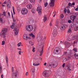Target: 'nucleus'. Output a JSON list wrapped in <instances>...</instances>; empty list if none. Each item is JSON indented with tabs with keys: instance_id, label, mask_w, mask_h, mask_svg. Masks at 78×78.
<instances>
[{
	"instance_id": "44",
	"label": "nucleus",
	"mask_w": 78,
	"mask_h": 78,
	"mask_svg": "<svg viewBox=\"0 0 78 78\" xmlns=\"http://www.w3.org/2000/svg\"><path fill=\"white\" fill-rule=\"evenodd\" d=\"M30 2H31V3H34L35 2V0H31Z\"/></svg>"
},
{
	"instance_id": "9",
	"label": "nucleus",
	"mask_w": 78,
	"mask_h": 78,
	"mask_svg": "<svg viewBox=\"0 0 78 78\" xmlns=\"http://www.w3.org/2000/svg\"><path fill=\"white\" fill-rule=\"evenodd\" d=\"M15 35H17L19 33V31L17 28H15L13 30Z\"/></svg>"
},
{
	"instance_id": "64",
	"label": "nucleus",
	"mask_w": 78,
	"mask_h": 78,
	"mask_svg": "<svg viewBox=\"0 0 78 78\" xmlns=\"http://www.w3.org/2000/svg\"><path fill=\"white\" fill-rule=\"evenodd\" d=\"M8 14L9 16H10V13H9V12H8Z\"/></svg>"
},
{
	"instance_id": "36",
	"label": "nucleus",
	"mask_w": 78,
	"mask_h": 78,
	"mask_svg": "<svg viewBox=\"0 0 78 78\" xmlns=\"http://www.w3.org/2000/svg\"><path fill=\"white\" fill-rule=\"evenodd\" d=\"M29 21L30 23H33V21L32 20H30Z\"/></svg>"
},
{
	"instance_id": "14",
	"label": "nucleus",
	"mask_w": 78,
	"mask_h": 78,
	"mask_svg": "<svg viewBox=\"0 0 78 78\" xmlns=\"http://www.w3.org/2000/svg\"><path fill=\"white\" fill-rule=\"evenodd\" d=\"M72 17H73V22H74V20H75V19H76V16H71L70 18L71 20H72Z\"/></svg>"
},
{
	"instance_id": "41",
	"label": "nucleus",
	"mask_w": 78,
	"mask_h": 78,
	"mask_svg": "<svg viewBox=\"0 0 78 78\" xmlns=\"http://www.w3.org/2000/svg\"><path fill=\"white\" fill-rule=\"evenodd\" d=\"M32 51L33 52L35 51V48L33 47Z\"/></svg>"
},
{
	"instance_id": "56",
	"label": "nucleus",
	"mask_w": 78,
	"mask_h": 78,
	"mask_svg": "<svg viewBox=\"0 0 78 78\" xmlns=\"http://www.w3.org/2000/svg\"><path fill=\"white\" fill-rule=\"evenodd\" d=\"M6 3H7V2L6 1H5L3 3V4H6Z\"/></svg>"
},
{
	"instance_id": "27",
	"label": "nucleus",
	"mask_w": 78,
	"mask_h": 78,
	"mask_svg": "<svg viewBox=\"0 0 78 78\" xmlns=\"http://www.w3.org/2000/svg\"><path fill=\"white\" fill-rule=\"evenodd\" d=\"M31 11L33 14H34V13H36V10L34 9H32Z\"/></svg>"
},
{
	"instance_id": "49",
	"label": "nucleus",
	"mask_w": 78,
	"mask_h": 78,
	"mask_svg": "<svg viewBox=\"0 0 78 78\" xmlns=\"http://www.w3.org/2000/svg\"><path fill=\"white\" fill-rule=\"evenodd\" d=\"M2 22H3V20L2 18H0V22L2 23Z\"/></svg>"
},
{
	"instance_id": "11",
	"label": "nucleus",
	"mask_w": 78,
	"mask_h": 78,
	"mask_svg": "<svg viewBox=\"0 0 78 78\" xmlns=\"http://www.w3.org/2000/svg\"><path fill=\"white\" fill-rule=\"evenodd\" d=\"M55 2V0H51V2L50 3V6H54L55 4L54 2Z\"/></svg>"
},
{
	"instance_id": "37",
	"label": "nucleus",
	"mask_w": 78,
	"mask_h": 78,
	"mask_svg": "<svg viewBox=\"0 0 78 78\" xmlns=\"http://www.w3.org/2000/svg\"><path fill=\"white\" fill-rule=\"evenodd\" d=\"M5 42L4 41H3L2 42V45H5Z\"/></svg>"
},
{
	"instance_id": "17",
	"label": "nucleus",
	"mask_w": 78,
	"mask_h": 78,
	"mask_svg": "<svg viewBox=\"0 0 78 78\" xmlns=\"http://www.w3.org/2000/svg\"><path fill=\"white\" fill-rule=\"evenodd\" d=\"M59 49L55 50L54 51V52L55 54H56V53H59Z\"/></svg>"
},
{
	"instance_id": "3",
	"label": "nucleus",
	"mask_w": 78,
	"mask_h": 78,
	"mask_svg": "<svg viewBox=\"0 0 78 78\" xmlns=\"http://www.w3.org/2000/svg\"><path fill=\"white\" fill-rule=\"evenodd\" d=\"M37 11L38 12V14L39 15H41L42 14V7L41 5H39L37 7Z\"/></svg>"
},
{
	"instance_id": "10",
	"label": "nucleus",
	"mask_w": 78,
	"mask_h": 78,
	"mask_svg": "<svg viewBox=\"0 0 78 78\" xmlns=\"http://www.w3.org/2000/svg\"><path fill=\"white\" fill-rule=\"evenodd\" d=\"M7 8H10L11 7V1H8L7 2Z\"/></svg>"
},
{
	"instance_id": "6",
	"label": "nucleus",
	"mask_w": 78,
	"mask_h": 78,
	"mask_svg": "<svg viewBox=\"0 0 78 78\" xmlns=\"http://www.w3.org/2000/svg\"><path fill=\"white\" fill-rule=\"evenodd\" d=\"M57 34L58 33L57 32V30L56 29V28H54L53 32L52 33L53 36L54 37H56V35H57Z\"/></svg>"
},
{
	"instance_id": "38",
	"label": "nucleus",
	"mask_w": 78,
	"mask_h": 78,
	"mask_svg": "<svg viewBox=\"0 0 78 78\" xmlns=\"http://www.w3.org/2000/svg\"><path fill=\"white\" fill-rule=\"evenodd\" d=\"M48 5V3L47 2H46L44 4V6L45 7H47Z\"/></svg>"
},
{
	"instance_id": "45",
	"label": "nucleus",
	"mask_w": 78,
	"mask_h": 78,
	"mask_svg": "<svg viewBox=\"0 0 78 78\" xmlns=\"http://www.w3.org/2000/svg\"><path fill=\"white\" fill-rule=\"evenodd\" d=\"M68 22L69 23H72V21L70 20H69L68 21Z\"/></svg>"
},
{
	"instance_id": "34",
	"label": "nucleus",
	"mask_w": 78,
	"mask_h": 78,
	"mask_svg": "<svg viewBox=\"0 0 78 78\" xmlns=\"http://www.w3.org/2000/svg\"><path fill=\"white\" fill-rule=\"evenodd\" d=\"M67 51L68 52V53H69V54H71L72 51V50H68Z\"/></svg>"
},
{
	"instance_id": "29",
	"label": "nucleus",
	"mask_w": 78,
	"mask_h": 78,
	"mask_svg": "<svg viewBox=\"0 0 78 78\" xmlns=\"http://www.w3.org/2000/svg\"><path fill=\"white\" fill-rule=\"evenodd\" d=\"M12 9H13V14L14 15L16 13H15V8H14V7H12Z\"/></svg>"
},
{
	"instance_id": "51",
	"label": "nucleus",
	"mask_w": 78,
	"mask_h": 78,
	"mask_svg": "<svg viewBox=\"0 0 78 78\" xmlns=\"http://www.w3.org/2000/svg\"><path fill=\"white\" fill-rule=\"evenodd\" d=\"M73 40H74V39H76V36H74V37H73Z\"/></svg>"
},
{
	"instance_id": "35",
	"label": "nucleus",
	"mask_w": 78,
	"mask_h": 78,
	"mask_svg": "<svg viewBox=\"0 0 78 78\" xmlns=\"http://www.w3.org/2000/svg\"><path fill=\"white\" fill-rule=\"evenodd\" d=\"M21 44H22V43L21 42H20L18 44V47H20L21 45Z\"/></svg>"
},
{
	"instance_id": "55",
	"label": "nucleus",
	"mask_w": 78,
	"mask_h": 78,
	"mask_svg": "<svg viewBox=\"0 0 78 78\" xmlns=\"http://www.w3.org/2000/svg\"><path fill=\"white\" fill-rule=\"evenodd\" d=\"M65 63H63V65H62V67H65Z\"/></svg>"
},
{
	"instance_id": "39",
	"label": "nucleus",
	"mask_w": 78,
	"mask_h": 78,
	"mask_svg": "<svg viewBox=\"0 0 78 78\" xmlns=\"http://www.w3.org/2000/svg\"><path fill=\"white\" fill-rule=\"evenodd\" d=\"M41 40H42L43 41V40H44V39H46V37H43V38H41Z\"/></svg>"
},
{
	"instance_id": "62",
	"label": "nucleus",
	"mask_w": 78,
	"mask_h": 78,
	"mask_svg": "<svg viewBox=\"0 0 78 78\" xmlns=\"http://www.w3.org/2000/svg\"><path fill=\"white\" fill-rule=\"evenodd\" d=\"M28 72H27L26 73V76H27V74H28Z\"/></svg>"
},
{
	"instance_id": "54",
	"label": "nucleus",
	"mask_w": 78,
	"mask_h": 78,
	"mask_svg": "<svg viewBox=\"0 0 78 78\" xmlns=\"http://www.w3.org/2000/svg\"><path fill=\"white\" fill-rule=\"evenodd\" d=\"M71 4L72 5H72H75V3L74 2H73Z\"/></svg>"
},
{
	"instance_id": "59",
	"label": "nucleus",
	"mask_w": 78,
	"mask_h": 78,
	"mask_svg": "<svg viewBox=\"0 0 78 78\" xmlns=\"http://www.w3.org/2000/svg\"><path fill=\"white\" fill-rule=\"evenodd\" d=\"M17 50H20L21 51V50H22V49H21V48H17Z\"/></svg>"
},
{
	"instance_id": "15",
	"label": "nucleus",
	"mask_w": 78,
	"mask_h": 78,
	"mask_svg": "<svg viewBox=\"0 0 78 78\" xmlns=\"http://www.w3.org/2000/svg\"><path fill=\"white\" fill-rule=\"evenodd\" d=\"M41 33H39L38 34V36L37 37V39H41Z\"/></svg>"
},
{
	"instance_id": "43",
	"label": "nucleus",
	"mask_w": 78,
	"mask_h": 78,
	"mask_svg": "<svg viewBox=\"0 0 78 78\" xmlns=\"http://www.w3.org/2000/svg\"><path fill=\"white\" fill-rule=\"evenodd\" d=\"M49 25L50 27H52V26H53V25H52V22H50V23L49 24Z\"/></svg>"
},
{
	"instance_id": "58",
	"label": "nucleus",
	"mask_w": 78,
	"mask_h": 78,
	"mask_svg": "<svg viewBox=\"0 0 78 78\" xmlns=\"http://www.w3.org/2000/svg\"><path fill=\"white\" fill-rule=\"evenodd\" d=\"M1 78H3V75L2 74L1 75Z\"/></svg>"
},
{
	"instance_id": "13",
	"label": "nucleus",
	"mask_w": 78,
	"mask_h": 78,
	"mask_svg": "<svg viewBox=\"0 0 78 78\" xmlns=\"http://www.w3.org/2000/svg\"><path fill=\"white\" fill-rule=\"evenodd\" d=\"M43 75L44 76V77H47V75H48V74H47V72H44L43 73Z\"/></svg>"
},
{
	"instance_id": "24",
	"label": "nucleus",
	"mask_w": 78,
	"mask_h": 78,
	"mask_svg": "<svg viewBox=\"0 0 78 78\" xmlns=\"http://www.w3.org/2000/svg\"><path fill=\"white\" fill-rule=\"evenodd\" d=\"M2 66L0 65V73H1L2 72Z\"/></svg>"
},
{
	"instance_id": "47",
	"label": "nucleus",
	"mask_w": 78,
	"mask_h": 78,
	"mask_svg": "<svg viewBox=\"0 0 78 78\" xmlns=\"http://www.w3.org/2000/svg\"><path fill=\"white\" fill-rule=\"evenodd\" d=\"M61 18H63L64 17V15L63 14H62L61 15Z\"/></svg>"
},
{
	"instance_id": "32",
	"label": "nucleus",
	"mask_w": 78,
	"mask_h": 78,
	"mask_svg": "<svg viewBox=\"0 0 78 78\" xmlns=\"http://www.w3.org/2000/svg\"><path fill=\"white\" fill-rule=\"evenodd\" d=\"M12 12V19L13 20L14 22H15V21H14V16H13V13H12V12Z\"/></svg>"
},
{
	"instance_id": "5",
	"label": "nucleus",
	"mask_w": 78,
	"mask_h": 78,
	"mask_svg": "<svg viewBox=\"0 0 78 78\" xmlns=\"http://www.w3.org/2000/svg\"><path fill=\"white\" fill-rule=\"evenodd\" d=\"M21 13L22 14H23V15L27 14L28 13V10L26 8L23 9L21 10Z\"/></svg>"
},
{
	"instance_id": "31",
	"label": "nucleus",
	"mask_w": 78,
	"mask_h": 78,
	"mask_svg": "<svg viewBox=\"0 0 78 78\" xmlns=\"http://www.w3.org/2000/svg\"><path fill=\"white\" fill-rule=\"evenodd\" d=\"M74 30L75 31H76L78 30V27H75Z\"/></svg>"
},
{
	"instance_id": "52",
	"label": "nucleus",
	"mask_w": 78,
	"mask_h": 78,
	"mask_svg": "<svg viewBox=\"0 0 78 78\" xmlns=\"http://www.w3.org/2000/svg\"><path fill=\"white\" fill-rule=\"evenodd\" d=\"M64 11V12H65L66 13L67 11V9H65Z\"/></svg>"
},
{
	"instance_id": "57",
	"label": "nucleus",
	"mask_w": 78,
	"mask_h": 78,
	"mask_svg": "<svg viewBox=\"0 0 78 78\" xmlns=\"http://www.w3.org/2000/svg\"><path fill=\"white\" fill-rule=\"evenodd\" d=\"M70 12V10H68L67 11V13L68 14H69V13Z\"/></svg>"
},
{
	"instance_id": "30",
	"label": "nucleus",
	"mask_w": 78,
	"mask_h": 78,
	"mask_svg": "<svg viewBox=\"0 0 78 78\" xmlns=\"http://www.w3.org/2000/svg\"><path fill=\"white\" fill-rule=\"evenodd\" d=\"M40 64L39 63H38V64L34 63L33 66H39Z\"/></svg>"
},
{
	"instance_id": "60",
	"label": "nucleus",
	"mask_w": 78,
	"mask_h": 78,
	"mask_svg": "<svg viewBox=\"0 0 78 78\" xmlns=\"http://www.w3.org/2000/svg\"><path fill=\"white\" fill-rule=\"evenodd\" d=\"M76 59H78V55L77 56H76Z\"/></svg>"
},
{
	"instance_id": "4",
	"label": "nucleus",
	"mask_w": 78,
	"mask_h": 78,
	"mask_svg": "<svg viewBox=\"0 0 78 78\" xmlns=\"http://www.w3.org/2000/svg\"><path fill=\"white\" fill-rule=\"evenodd\" d=\"M23 38L25 40H26V41L27 42L29 41H30L31 39V38L30 37H28V36L26 34H24L23 36Z\"/></svg>"
},
{
	"instance_id": "46",
	"label": "nucleus",
	"mask_w": 78,
	"mask_h": 78,
	"mask_svg": "<svg viewBox=\"0 0 78 78\" xmlns=\"http://www.w3.org/2000/svg\"><path fill=\"white\" fill-rule=\"evenodd\" d=\"M68 5L69 6H72V4H71V3H69L68 4Z\"/></svg>"
},
{
	"instance_id": "25",
	"label": "nucleus",
	"mask_w": 78,
	"mask_h": 78,
	"mask_svg": "<svg viewBox=\"0 0 78 78\" xmlns=\"http://www.w3.org/2000/svg\"><path fill=\"white\" fill-rule=\"evenodd\" d=\"M29 42L31 46H33V45H34V43L31 41H30Z\"/></svg>"
},
{
	"instance_id": "18",
	"label": "nucleus",
	"mask_w": 78,
	"mask_h": 78,
	"mask_svg": "<svg viewBox=\"0 0 78 78\" xmlns=\"http://www.w3.org/2000/svg\"><path fill=\"white\" fill-rule=\"evenodd\" d=\"M65 44L66 47H69L70 46V43L68 42H66Z\"/></svg>"
},
{
	"instance_id": "40",
	"label": "nucleus",
	"mask_w": 78,
	"mask_h": 78,
	"mask_svg": "<svg viewBox=\"0 0 78 78\" xmlns=\"http://www.w3.org/2000/svg\"><path fill=\"white\" fill-rule=\"evenodd\" d=\"M68 31V32H69V33H71L72 32V30H71V29H69Z\"/></svg>"
},
{
	"instance_id": "63",
	"label": "nucleus",
	"mask_w": 78,
	"mask_h": 78,
	"mask_svg": "<svg viewBox=\"0 0 78 78\" xmlns=\"http://www.w3.org/2000/svg\"><path fill=\"white\" fill-rule=\"evenodd\" d=\"M76 22H77V23H78V19L76 20Z\"/></svg>"
},
{
	"instance_id": "50",
	"label": "nucleus",
	"mask_w": 78,
	"mask_h": 78,
	"mask_svg": "<svg viewBox=\"0 0 78 78\" xmlns=\"http://www.w3.org/2000/svg\"><path fill=\"white\" fill-rule=\"evenodd\" d=\"M21 53H22V51H19L18 53L19 54V55H21Z\"/></svg>"
},
{
	"instance_id": "19",
	"label": "nucleus",
	"mask_w": 78,
	"mask_h": 78,
	"mask_svg": "<svg viewBox=\"0 0 78 78\" xmlns=\"http://www.w3.org/2000/svg\"><path fill=\"white\" fill-rule=\"evenodd\" d=\"M44 46H43V47L42 48V49L41 51L40 52V56H41L42 55V53H43V48H44Z\"/></svg>"
},
{
	"instance_id": "20",
	"label": "nucleus",
	"mask_w": 78,
	"mask_h": 78,
	"mask_svg": "<svg viewBox=\"0 0 78 78\" xmlns=\"http://www.w3.org/2000/svg\"><path fill=\"white\" fill-rule=\"evenodd\" d=\"M58 24H59V20H57L56 21L55 26H56V27H58Z\"/></svg>"
},
{
	"instance_id": "42",
	"label": "nucleus",
	"mask_w": 78,
	"mask_h": 78,
	"mask_svg": "<svg viewBox=\"0 0 78 78\" xmlns=\"http://www.w3.org/2000/svg\"><path fill=\"white\" fill-rule=\"evenodd\" d=\"M2 15L4 16H6L5 12H3Z\"/></svg>"
},
{
	"instance_id": "12",
	"label": "nucleus",
	"mask_w": 78,
	"mask_h": 78,
	"mask_svg": "<svg viewBox=\"0 0 78 78\" xmlns=\"http://www.w3.org/2000/svg\"><path fill=\"white\" fill-rule=\"evenodd\" d=\"M46 67L48 69H51V67L52 66V65L50 64H48L47 66Z\"/></svg>"
},
{
	"instance_id": "21",
	"label": "nucleus",
	"mask_w": 78,
	"mask_h": 78,
	"mask_svg": "<svg viewBox=\"0 0 78 78\" xmlns=\"http://www.w3.org/2000/svg\"><path fill=\"white\" fill-rule=\"evenodd\" d=\"M31 71L32 72V73H35V68H32L31 69Z\"/></svg>"
},
{
	"instance_id": "1",
	"label": "nucleus",
	"mask_w": 78,
	"mask_h": 78,
	"mask_svg": "<svg viewBox=\"0 0 78 78\" xmlns=\"http://www.w3.org/2000/svg\"><path fill=\"white\" fill-rule=\"evenodd\" d=\"M8 31V29L7 28H5L2 29V32L0 33V36L3 37V38H5L6 36V33L7 31Z\"/></svg>"
},
{
	"instance_id": "7",
	"label": "nucleus",
	"mask_w": 78,
	"mask_h": 78,
	"mask_svg": "<svg viewBox=\"0 0 78 78\" xmlns=\"http://www.w3.org/2000/svg\"><path fill=\"white\" fill-rule=\"evenodd\" d=\"M68 26L66 24H63L61 25L60 29L61 30H64L66 28H67Z\"/></svg>"
},
{
	"instance_id": "53",
	"label": "nucleus",
	"mask_w": 78,
	"mask_h": 78,
	"mask_svg": "<svg viewBox=\"0 0 78 78\" xmlns=\"http://www.w3.org/2000/svg\"><path fill=\"white\" fill-rule=\"evenodd\" d=\"M68 70H69V71H70V70H72V69H70V68H69V67H68Z\"/></svg>"
},
{
	"instance_id": "61",
	"label": "nucleus",
	"mask_w": 78,
	"mask_h": 78,
	"mask_svg": "<svg viewBox=\"0 0 78 78\" xmlns=\"http://www.w3.org/2000/svg\"><path fill=\"white\" fill-rule=\"evenodd\" d=\"M75 10H76V11H78V8L77 7V8H76V9H75Z\"/></svg>"
},
{
	"instance_id": "16",
	"label": "nucleus",
	"mask_w": 78,
	"mask_h": 78,
	"mask_svg": "<svg viewBox=\"0 0 78 78\" xmlns=\"http://www.w3.org/2000/svg\"><path fill=\"white\" fill-rule=\"evenodd\" d=\"M27 8H28L29 9H31L32 8V5H31L30 4L27 5Z\"/></svg>"
},
{
	"instance_id": "2",
	"label": "nucleus",
	"mask_w": 78,
	"mask_h": 78,
	"mask_svg": "<svg viewBox=\"0 0 78 78\" xmlns=\"http://www.w3.org/2000/svg\"><path fill=\"white\" fill-rule=\"evenodd\" d=\"M26 29L28 31H32L34 29V27L31 25H28L26 26Z\"/></svg>"
},
{
	"instance_id": "48",
	"label": "nucleus",
	"mask_w": 78,
	"mask_h": 78,
	"mask_svg": "<svg viewBox=\"0 0 78 78\" xmlns=\"http://www.w3.org/2000/svg\"><path fill=\"white\" fill-rule=\"evenodd\" d=\"M78 54H77L76 53H75L74 54V56H75V58L76 56H78Z\"/></svg>"
},
{
	"instance_id": "22",
	"label": "nucleus",
	"mask_w": 78,
	"mask_h": 78,
	"mask_svg": "<svg viewBox=\"0 0 78 78\" xmlns=\"http://www.w3.org/2000/svg\"><path fill=\"white\" fill-rule=\"evenodd\" d=\"M43 20L44 22L47 21V17H46V16L45 15H44V16Z\"/></svg>"
},
{
	"instance_id": "28",
	"label": "nucleus",
	"mask_w": 78,
	"mask_h": 78,
	"mask_svg": "<svg viewBox=\"0 0 78 78\" xmlns=\"http://www.w3.org/2000/svg\"><path fill=\"white\" fill-rule=\"evenodd\" d=\"M30 36H32L33 39H34V38L35 37L34 35L32 33L31 34H30Z\"/></svg>"
},
{
	"instance_id": "8",
	"label": "nucleus",
	"mask_w": 78,
	"mask_h": 78,
	"mask_svg": "<svg viewBox=\"0 0 78 78\" xmlns=\"http://www.w3.org/2000/svg\"><path fill=\"white\" fill-rule=\"evenodd\" d=\"M58 66V63L56 62H54L52 64V67H56Z\"/></svg>"
},
{
	"instance_id": "23",
	"label": "nucleus",
	"mask_w": 78,
	"mask_h": 78,
	"mask_svg": "<svg viewBox=\"0 0 78 78\" xmlns=\"http://www.w3.org/2000/svg\"><path fill=\"white\" fill-rule=\"evenodd\" d=\"M10 27L12 29H13L14 28V23H12V25L10 26Z\"/></svg>"
},
{
	"instance_id": "26",
	"label": "nucleus",
	"mask_w": 78,
	"mask_h": 78,
	"mask_svg": "<svg viewBox=\"0 0 78 78\" xmlns=\"http://www.w3.org/2000/svg\"><path fill=\"white\" fill-rule=\"evenodd\" d=\"M5 60L6 61V62L8 64V57H7V56H5Z\"/></svg>"
},
{
	"instance_id": "33",
	"label": "nucleus",
	"mask_w": 78,
	"mask_h": 78,
	"mask_svg": "<svg viewBox=\"0 0 78 78\" xmlns=\"http://www.w3.org/2000/svg\"><path fill=\"white\" fill-rule=\"evenodd\" d=\"M73 50L74 51H75V52H77V49L76 48H74L73 49Z\"/></svg>"
}]
</instances>
